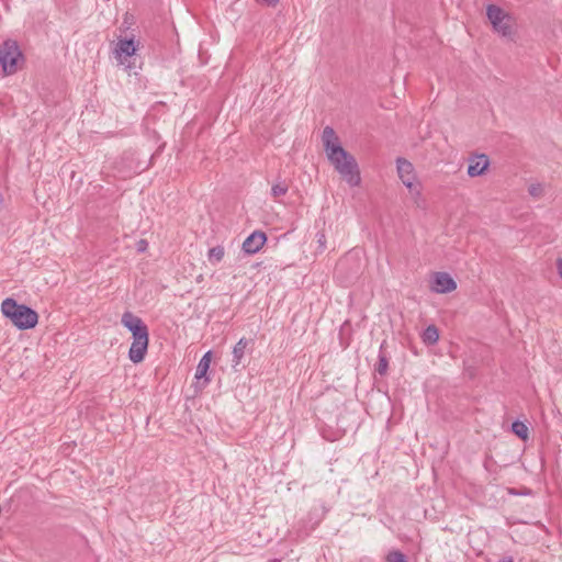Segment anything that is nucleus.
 <instances>
[{
    "instance_id": "obj_1",
    "label": "nucleus",
    "mask_w": 562,
    "mask_h": 562,
    "mask_svg": "<svg viewBox=\"0 0 562 562\" xmlns=\"http://www.w3.org/2000/svg\"><path fill=\"white\" fill-rule=\"evenodd\" d=\"M322 140L329 161L341 178L351 187L361 182L360 171L356 159L346 151L338 142L333 127L326 126L323 130Z\"/></svg>"
},
{
    "instance_id": "obj_2",
    "label": "nucleus",
    "mask_w": 562,
    "mask_h": 562,
    "mask_svg": "<svg viewBox=\"0 0 562 562\" xmlns=\"http://www.w3.org/2000/svg\"><path fill=\"white\" fill-rule=\"evenodd\" d=\"M121 323L133 336L128 358L133 363H139L144 360L147 352L149 341L148 328L140 317L130 311L123 313Z\"/></svg>"
},
{
    "instance_id": "obj_3",
    "label": "nucleus",
    "mask_w": 562,
    "mask_h": 562,
    "mask_svg": "<svg viewBox=\"0 0 562 562\" xmlns=\"http://www.w3.org/2000/svg\"><path fill=\"white\" fill-rule=\"evenodd\" d=\"M1 312L19 329L34 328L38 322L36 311L24 304H19L12 297H7L2 301Z\"/></svg>"
},
{
    "instance_id": "obj_4",
    "label": "nucleus",
    "mask_w": 562,
    "mask_h": 562,
    "mask_svg": "<svg viewBox=\"0 0 562 562\" xmlns=\"http://www.w3.org/2000/svg\"><path fill=\"white\" fill-rule=\"evenodd\" d=\"M19 61H23V54L14 40H5L0 45V65L4 75H13L19 69Z\"/></svg>"
},
{
    "instance_id": "obj_5",
    "label": "nucleus",
    "mask_w": 562,
    "mask_h": 562,
    "mask_svg": "<svg viewBox=\"0 0 562 562\" xmlns=\"http://www.w3.org/2000/svg\"><path fill=\"white\" fill-rule=\"evenodd\" d=\"M397 173L403 184L409 189L411 192H415L417 195L420 193L415 187L414 181L416 179L414 166L411 161L405 158L396 159Z\"/></svg>"
},
{
    "instance_id": "obj_6",
    "label": "nucleus",
    "mask_w": 562,
    "mask_h": 562,
    "mask_svg": "<svg viewBox=\"0 0 562 562\" xmlns=\"http://www.w3.org/2000/svg\"><path fill=\"white\" fill-rule=\"evenodd\" d=\"M136 50L137 43H135L134 37H119L113 53L115 58L120 61V64H124L127 57H132L133 55H135Z\"/></svg>"
},
{
    "instance_id": "obj_7",
    "label": "nucleus",
    "mask_w": 562,
    "mask_h": 562,
    "mask_svg": "<svg viewBox=\"0 0 562 562\" xmlns=\"http://www.w3.org/2000/svg\"><path fill=\"white\" fill-rule=\"evenodd\" d=\"M456 281L447 272H436L434 274L431 291L436 293H449L456 290Z\"/></svg>"
},
{
    "instance_id": "obj_8",
    "label": "nucleus",
    "mask_w": 562,
    "mask_h": 562,
    "mask_svg": "<svg viewBox=\"0 0 562 562\" xmlns=\"http://www.w3.org/2000/svg\"><path fill=\"white\" fill-rule=\"evenodd\" d=\"M266 241V234L260 231H255L244 240L243 250L249 255L256 254L263 247Z\"/></svg>"
},
{
    "instance_id": "obj_9",
    "label": "nucleus",
    "mask_w": 562,
    "mask_h": 562,
    "mask_svg": "<svg viewBox=\"0 0 562 562\" xmlns=\"http://www.w3.org/2000/svg\"><path fill=\"white\" fill-rule=\"evenodd\" d=\"M490 166V159L485 154L474 155L469 158L468 175L470 177L482 176Z\"/></svg>"
},
{
    "instance_id": "obj_10",
    "label": "nucleus",
    "mask_w": 562,
    "mask_h": 562,
    "mask_svg": "<svg viewBox=\"0 0 562 562\" xmlns=\"http://www.w3.org/2000/svg\"><path fill=\"white\" fill-rule=\"evenodd\" d=\"M486 14H487V18H488L490 22L492 23V25H495L497 23H503L504 20H506L507 18L510 16L509 14L504 12L499 7L494 5V4L487 5Z\"/></svg>"
},
{
    "instance_id": "obj_11",
    "label": "nucleus",
    "mask_w": 562,
    "mask_h": 562,
    "mask_svg": "<svg viewBox=\"0 0 562 562\" xmlns=\"http://www.w3.org/2000/svg\"><path fill=\"white\" fill-rule=\"evenodd\" d=\"M212 359V352L207 351L203 355V357L200 359L196 371H195V379H205V382H210V379L206 376L207 370L210 368Z\"/></svg>"
},
{
    "instance_id": "obj_12",
    "label": "nucleus",
    "mask_w": 562,
    "mask_h": 562,
    "mask_svg": "<svg viewBox=\"0 0 562 562\" xmlns=\"http://www.w3.org/2000/svg\"><path fill=\"white\" fill-rule=\"evenodd\" d=\"M248 345H249V340L243 337L234 346V348H233V367H236L240 363Z\"/></svg>"
},
{
    "instance_id": "obj_13",
    "label": "nucleus",
    "mask_w": 562,
    "mask_h": 562,
    "mask_svg": "<svg viewBox=\"0 0 562 562\" xmlns=\"http://www.w3.org/2000/svg\"><path fill=\"white\" fill-rule=\"evenodd\" d=\"M423 341L427 345H435L439 339V331L435 325H429L423 333Z\"/></svg>"
},
{
    "instance_id": "obj_14",
    "label": "nucleus",
    "mask_w": 562,
    "mask_h": 562,
    "mask_svg": "<svg viewBox=\"0 0 562 562\" xmlns=\"http://www.w3.org/2000/svg\"><path fill=\"white\" fill-rule=\"evenodd\" d=\"M225 250L223 246L212 247L207 252V259L212 265H216L224 258Z\"/></svg>"
},
{
    "instance_id": "obj_15",
    "label": "nucleus",
    "mask_w": 562,
    "mask_h": 562,
    "mask_svg": "<svg viewBox=\"0 0 562 562\" xmlns=\"http://www.w3.org/2000/svg\"><path fill=\"white\" fill-rule=\"evenodd\" d=\"M494 30L502 34L503 36L505 37H509L513 35V29H512V18H507L506 20H504L503 23H497L495 25H493Z\"/></svg>"
},
{
    "instance_id": "obj_16",
    "label": "nucleus",
    "mask_w": 562,
    "mask_h": 562,
    "mask_svg": "<svg viewBox=\"0 0 562 562\" xmlns=\"http://www.w3.org/2000/svg\"><path fill=\"white\" fill-rule=\"evenodd\" d=\"M512 429L520 439L526 440L528 438V427L525 423L516 420L512 424Z\"/></svg>"
},
{
    "instance_id": "obj_17",
    "label": "nucleus",
    "mask_w": 562,
    "mask_h": 562,
    "mask_svg": "<svg viewBox=\"0 0 562 562\" xmlns=\"http://www.w3.org/2000/svg\"><path fill=\"white\" fill-rule=\"evenodd\" d=\"M289 190V186L285 182H278L271 188V195L274 199H278L282 195H285Z\"/></svg>"
},
{
    "instance_id": "obj_18",
    "label": "nucleus",
    "mask_w": 562,
    "mask_h": 562,
    "mask_svg": "<svg viewBox=\"0 0 562 562\" xmlns=\"http://www.w3.org/2000/svg\"><path fill=\"white\" fill-rule=\"evenodd\" d=\"M386 562H407V557L400 550H392L385 557Z\"/></svg>"
},
{
    "instance_id": "obj_19",
    "label": "nucleus",
    "mask_w": 562,
    "mask_h": 562,
    "mask_svg": "<svg viewBox=\"0 0 562 562\" xmlns=\"http://www.w3.org/2000/svg\"><path fill=\"white\" fill-rule=\"evenodd\" d=\"M387 368H389V361H387L386 356L383 355V353H380L379 355V360H378V363H376V367H375V371L380 375H384L387 372Z\"/></svg>"
},
{
    "instance_id": "obj_20",
    "label": "nucleus",
    "mask_w": 562,
    "mask_h": 562,
    "mask_svg": "<svg viewBox=\"0 0 562 562\" xmlns=\"http://www.w3.org/2000/svg\"><path fill=\"white\" fill-rule=\"evenodd\" d=\"M543 186L541 183H532L528 188V192L531 196L539 199L543 195Z\"/></svg>"
},
{
    "instance_id": "obj_21",
    "label": "nucleus",
    "mask_w": 562,
    "mask_h": 562,
    "mask_svg": "<svg viewBox=\"0 0 562 562\" xmlns=\"http://www.w3.org/2000/svg\"><path fill=\"white\" fill-rule=\"evenodd\" d=\"M132 23H133V16H132V15H130L128 13H125V14H124V18H123V23H122V25H121L120 30H121L122 32H125L126 30H128V29H130V26L132 25Z\"/></svg>"
},
{
    "instance_id": "obj_22",
    "label": "nucleus",
    "mask_w": 562,
    "mask_h": 562,
    "mask_svg": "<svg viewBox=\"0 0 562 562\" xmlns=\"http://www.w3.org/2000/svg\"><path fill=\"white\" fill-rule=\"evenodd\" d=\"M258 2L266 4L268 7H274L279 0H257Z\"/></svg>"
},
{
    "instance_id": "obj_23",
    "label": "nucleus",
    "mask_w": 562,
    "mask_h": 562,
    "mask_svg": "<svg viewBox=\"0 0 562 562\" xmlns=\"http://www.w3.org/2000/svg\"><path fill=\"white\" fill-rule=\"evenodd\" d=\"M557 270H558V274L562 279V259L561 258L557 260Z\"/></svg>"
},
{
    "instance_id": "obj_24",
    "label": "nucleus",
    "mask_w": 562,
    "mask_h": 562,
    "mask_svg": "<svg viewBox=\"0 0 562 562\" xmlns=\"http://www.w3.org/2000/svg\"><path fill=\"white\" fill-rule=\"evenodd\" d=\"M146 247H147V241L146 240L142 239V240L138 241V250L139 251H144L146 249Z\"/></svg>"
},
{
    "instance_id": "obj_25",
    "label": "nucleus",
    "mask_w": 562,
    "mask_h": 562,
    "mask_svg": "<svg viewBox=\"0 0 562 562\" xmlns=\"http://www.w3.org/2000/svg\"><path fill=\"white\" fill-rule=\"evenodd\" d=\"M318 243L321 244V246L323 248L325 247V235L324 234L319 235Z\"/></svg>"
},
{
    "instance_id": "obj_26",
    "label": "nucleus",
    "mask_w": 562,
    "mask_h": 562,
    "mask_svg": "<svg viewBox=\"0 0 562 562\" xmlns=\"http://www.w3.org/2000/svg\"><path fill=\"white\" fill-rule=\"evenodd\" d=\"M498 562H514L512 557H506L499 560Z\"/></svg>"
},
{
    "instance_id": "obj_27",
    "label": "nucleus",
    "mask_w": 562,
    "mask_h": 562,
    "mask_svg": "<svg viewBox=\"0 0 562 562\" xmlns=\"http://www.w3.org/2000/svg\"><path fill=\"white\" fill-rule=\"evenodd\" d=\"M346 261H347L346 259H345V260H341V261L338 263V268L340 269L341 267H344V266H345V263H346Z\"/></svg>"
}]
</instances>
